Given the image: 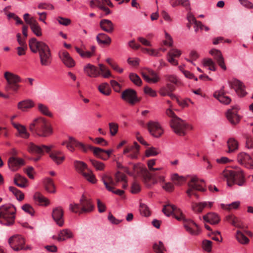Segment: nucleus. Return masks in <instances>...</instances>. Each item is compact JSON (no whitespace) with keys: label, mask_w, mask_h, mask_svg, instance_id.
<instances>
[{"label":"nucleus","mask_w":253,"mask_h":253,"mask_svg":"<svg viewBox=\"0 0 253 253\" xmlns=\"http://www.w3.org/2000/svg\"><path fill=\"white\" fill-rule=\"evenodd\" d=\"M74 166L76 170L81 174L84 173V170L87 169V167L86 164L82 161H75L74 162Z\"/></svg>","instance_id":"58836bf2"},{"label":"nucleus","mask_w":253,"mask_h":253,"mask_svg":"<svg viewBox=\"0 0 253 253\" xmlns=\"http://www.w3.org/2000/svg\"><path fill=\"white\" fill-rule=\"evenodd\" d=\"M203 65L205 67H209L210 70L212 71H216L215 64L211 58L204 59L203 60Z\"/></svg>","instance_id":"c03bdc74"},{"label":"nucleus","mask_w":253,"mask_h":253,"mask_svg":"<svg viewBox=\"0 0 253 253\" xmlns=\"http://www.w3.org/2000/svg\"><path fill=\"white\" fill-rule=\"evenodd\" d=\"M84 72L85 73L90 77H96L100 73L98 71L96 67L90 64H88L84 67Z\"/></svg>","instance_id":"c85d7f7f"},{"label":"nucleus","mask_w":253,"mask_h":253,"mask_svg":"<svg viewBox=\"0 0 253 253\" xmlns=\"http://www.w3.org/2000/svg\"><path fill=\"white\" fill-rule=\"evenodd\" d=\"M133 173L132 175L141 174L144 171H146V168L143 167L139 164H134L133 165Z\"/></svg>","instance_id":"49530a36"},{"label":"nucleus","mask_w":253,"mask_h":253,"mask_svg":"<svg viewBox=\"0 0 253 253\" xmlns=\"http://www.w3.org/2000/svg\"><path fill=\"white\" fill-rule=\"evenodd\" d=\"M153 249L156 253H164L166 251L164 244L162 242L159 241L158 243H155L153 245Z\"/></svg>","instance_id":"8fccbe9b"},{"label":"nucleus","mask_w":253,"mask_h":253,"mask_svg":"<svg viewBox=\"0 0 253 253\" xmlns=\"http://www.w3.org/2000/svg\"><path fill=\"white\" fill-rule=\"evenodd\" d=\"M90 162L97 170H103L105 168L104 164L102 162L93 159H90Z\"/></svg>","instance_id":"5fc2aeb1"},{"label":"nucleus","mask_w":253,"mask_h":253,"mask_svg":"<svg viewBox=\"0 0 253 253\" xmlns=\"http://www.w3.org/2000/svg\"><path fill=\"white\" fill-rule=\"evenodd\" d=\"M148 128L150 133L155 137H160L164 130L158 122L150 121L148 123Z\"/></svg>","instance_id":"2eb2a0df"},{"label":"nucleus","mask_w":253,"mask_h":253,"mask_svg":"<svg viewBox=\"0 0 253 253\" xmlns=\"http://www.w3.org/2000/svg\"><path fill=\"white\" fill-rule=\"evenodd\" d=\"M99 25L101 29L108 33H112L114 30V25L110 20L102 19Z\"/></svg>","instance_id":"b1692460"},{"label":"nucleus","mask_w":253,"mask_h":253,"mask_svg":"<svg viewBox=\"0 0 253 253\" xmlns=\"http://www.w3.org/2000/svg\"><path fill=\"white\" fill-rule=\"evenodd\" d=\"M198 182V178L196 176H193L190 181L188 182L187 184L188 189L186 190V193L189 197H191V196L193 195V192L195 190L201 192L206 191V188L199 184Z\"/></svg>","instance_id":"9b49d317"},{"label":"nucleus","mask_w":253,"mask_h":253,"mask_svg":"<svg viewBox=\"0 0 253 253\" xmlns=\"http://www.w3.org/2000/svg\"><path fill=\"white\" fill-rule=\"evenodd\" d=\"M24 164L25 163L23 159L14 156L10 157L8 160V167L12 171L17 170Z\"/></svg>","instance_id":"4be33fe9"},{"label":"nucleus","mask_w":253,"mask_h":253,"mask_svg":"<svg viewBox=\"0 0 253 253\" xmlns=\"http://www.w3.org/2000/svg\"><path fill=\"white\" fill-rule=\"evenodd\" d=\"M34 105V103L32 100H25L18 103V108L23 111H25L28 109L33 107Z\"/></svg>","instance_id":"72a5a7b5"},{"label":"nucleus","mask_w":253,"mask_h":253,"mask_svg":"<svg viewBox=\"0 0 253 253\" xmlns=\"http://www.w3.org/2000/svg\"><path fill=\"white\" fill-rule=\"evenodd\" d=\"M227 145L228 147V153H232L236 150L238 148V142L233 138L229 139L227 141Z\"/></svg>","instance_id":"4c0bfd02"},{"label":"nucleus","mask_w":253,"mask_h":253,"mask_svg":"<svg viewBox=\"0 0 253 253\" xmlns=\"http://www.w3.org/2000/svg\"><path fill=\"white\" fill-rule=\"evenodd\" d=\"M45 187L46 190L48 192L54 193L55 191L53 180L50 178H47L45 180Z\"/></svg>","instance_id":"79ce46f5"},{"label":"nucleus","mask_w":253,"mask_h":253,"mask_svg":"<svg viewBox=\"0 0 253 253\" xmlns=\"http://www.w3.org/2000/svg\"><path fill=\"white\" fill-rule=\"evenodd\" d=\"M34 199L35 201L38 202L41 205L47 206L49 204V200L40 192H36L35 193L34 195Z\"/></svg>","instance_id":"c9c22d12"},{"label":"nucleus","mask_w":253,"mask_h":253,"mask_svg":"<svg viewBox=\"0 0 253 253\" xmlns=\"http://www.w3.org/2000/svg\"><path fill=\"white\" fill-rule=\"evenodd\" d=\"M144 92L145 94L149 95L151 97H154L157 96V93L156 91L148 86H145L144 87Z\"/></svg>","instance_id":"774afa93"},{"label":"nucleus","mask_w":253,"mask_h":253,"mask_svg":"<svg viewBox=\"0 0 253 253\" xmlns=\"http://www.w3.org/2000/svg\"><path fill=\"white\" fill-rule=\"evenodd\" d=\"M49 156L57 165L61 164L65 160V156L60 151H54L50 154Z\"/></svg>","instance_id":"cd10ccee"},{"label":"nucleus","mask_w":253,"mask_h":253,"mask_svg":"<svg viewBox=\"0 0 253 253\" xmlns=\"http://www.w3.org/2000/svg\"><path fill=\"white\" fill-rule=\"evenodd\" d=\"M21 208L23 211L31 216H33L34 215L35 211L33 208L30 204H25L22 206Z\"/></svg>","instance_id":"bf43d9fd"},{"label":"nucleus","mask_w":253,"mask_h":253,"mask_svg":"<svg viewBox=\"0 0 253 253\" xmlns=\"http://www.w3.org/2000/svg\"><path fill=\"white\" fill-rule=\"evenodd\" d=\"M29 129L31 131L41 137H47L52 132L50 125L42 117L35 119L30 124Z\"/></svg>","instance_id":"20e7f679"},{"label":"nucleus","mask_w":253,"mask_h":253,"mask_svg":"<svg viewBox=\"0 0 253 253\" xmlns=\"http://www.w3.org/2000/svg\"><path fill=\"white\" fill-rule=\"evenodd\" d=\"M38 108L39 111L43 115L50 117H52V114L50 112L47 106L42 103H39Z\"/></svg>","instance_id":"a19ab883"},{"label":"nucleus","mask_w":253,"mask_h":253,"mask_svg":"<svg viewBox=\"0 0 253 253\" xmlns=\"http://www.w3.org/2000/svg\"><path fill=\"white\" fill-rule=\"evenodd\" d=\"M160 153L159 150L155 147H151L147 149L145 152V155L147 157L150 156H155Z\"/></svg>","instance_id":"864d4df0"},{"label":"nucleus","mask_w":253,"mask_h":253,"mask_svg":"<svg viewBox=\"0 0 253 253\" xmlns=\"http://www.w3.org/2000/svg\"><path fill=\"white\" fill-rule=\"evenodd\" d=\"M163 212L167 216L172 215L178 221H183V226L186 230L192 235H196L199 233L198 225L193 220L186 219L180 209L175 206L168 204L164 206Z\"/></svg>","instance_id":"f257e3e1"},{"label":"nucleus","mask_w":253,"mask_h":253,"mask_svg":"<svg viewBox=\"0 0 253 253\" xmlns=\"http://www.w3.org/2000/svg\"><path fill=\"white\" fill-rule=\"evenodd\" d=\"M165 78L167 81L171 83L174 84H176L178 82L177 77L173 75H165Z\"/></svg>","instance_id":"338daca9"},{"label":"nucleus","mask_w":253,"mask_h":253,"mask_svg":"<svg viewBox=\"0 0 253 253\" xmlns=\"http://www.w3.org/2000/svg\"><path fill=\"white\" fill-rule=\"evenodd\" d=\"M129 78L130 80L136 85L140 86L142 84V80L136 74L133 73H130Z\"/></svg>","instance_id":"a18cd8bd"},{"label":"nucleus","mask_w":253,"mask_h":253,"mask_svg":"<svg viewBox=\"0 0 253 253\" xmlns=\"http://www.w3.org/2000/svg\"><path fill=\"white\" fill-rule=\"evenodd\" d=\"M83 176L89 182L92 183H95L96 182V179L95 175L93 174L91 170H88V172L83 173Z\"/></svg>","instance_id":"3c124183"},{"label":"nucleus","mask_w":253,"mask_h":253,"mask_svg":"<svg viewBox=\"0 0 253 253\" xmlns=\"http://www.w3.org/2000/svg\"><path fill=\"white\" fill-rule=\"evenodd\" d=\"M30 26L32 32L37 36L40 37L42 35V29L36 20L33 23L31 22Z\"/></svg>","instance_id":"e433bc0d"},{"label":"nucleus","mask_w":253,"mask_h":253,"mask_svg":"<svg viewBox=\"0 0 253 253\" xmlns=\"http://www.w3.org/2000/svg\"><path fill=\"white\" fill-rule=\"evenodd\" d=\"M101 180L108 191H112V189H114L110 185L115 186L117 184L116 182L113 180V178L106 174H104L101 176Z\"/></svg>","instance_id":"a878e982"},{"label":"nucleus","mask_w":253,"mask_h":253,"mask_svg":"<svg viewBox=\"0 0 253 253\" xmlns=\"http://www.w3.org/2000/svg\"><path fill=\"white\" fill-rule=\"evenodd\" d=\"M222 178L227 181L228 186L237 184L240 186L244 185L246 180L243 171L238 170L225 169L221 173Z\"/></svg>","instance_id":"7ed1b4c3"},{"label":"nucleus","mask_w":253,"mask_h":253,"mask_svg":"<svg viewBox=\"0 0 253 253\" xmlns=\"http://www.w3.org/2000/svg\"><path fill=\"white\" fill-rule=\"evenodd\" d=\"M57 20L59 23L63 26H67L70 25L71 21L70 19L59 16L57 18Z\"/></svg>","instance_id":"69168bd1"},{"label":"nucleus","mask_w":253,"mask_h":253,"mask_svg":"<svg viewBox=\"0 0 253 253\" xmlns=\"http://www.w3.org/2000/svg\"><path fill=\"white\" fill-rule=\"evenodd\" d=\"M31 51L34 53L38 52L40 64L42 66H49L52 62V57L49 46L45 42L38 41L33 38L29 41Z\"/></svg>","instance_id":"f03ea898"},{"label":"nucleus","mask_w":253,"mask_h":253,"mask_svg":"<svg viewBox=\"0 0 253 253\" xmlns=\"http://www.w3.org/2000/svg\"><path fill=\"white\" fill-rule=\"evenodd\" d=\"M96 41L99 44L109 45L111 42V38L105 33H99L96 36Z\"/></svg>","instance_id":"2f4dec72"},{"label":"nucleus","mask_w":253,"mask_h":253,"mask_svg":"<svg viewBox=\"0 0 253 253\" xmlns=\"http://www.w3.org/2000/svg\"><path fill=\"white\" fill-rule=\"evenodd\" d=\"M236 239L238 241L242 244H247L249 242V239L240 231H237Z\"/></svg>","instance_id":"37998d69"},{"label":"nucleus","mask_w":253,"mask_h":253,"mask_svg":"<svg viewBox=\"0 0 253 253\" xmlns=\"http://www.w3.org/2000/svg\"><path fill=\"white\" fill-rule=\"evenodd\" d=\"M73 236L72 232L68 229H63L58 235V240L59 241H63L68 239L71 238Z\"/></svg>","instance_id":"f704fd0d"},{"label":"nucleus","mask_w":253,"mask_h":253,"mask_svg":"<svg viewBox=\"0 0 253 253\" xmlns=\"http://www.w3.org/2000/svg\"><path fill=\"white\" fill-rule=\"evenodd\" d=\"M238 107L235 106L231 109H229L226 113V117L228 120L233 125H235L240 122V118L238 115Z\"/></svg>","instance_id":"f3484780"},{"label":"nucleus","mask_w":253,"mask_h":253,"mask_svg":"<svg viewBox=\"0 0 253 253\" xmlns=\"http://www.w3.org/2000/svg\"><path fill=\"white\" fill-rule=\"evenodd\" d=\"M62 144H66V147L71 152H73L74 151V146L78 147L84 152H86L88 151L87 146H85L83 143L77 141L75 138L71 136L69 137L68 142H64Z\"/></svg>","instance_id":"ddd939ff"},{"label":"nucleus","mask_w":253,"mask_h":253,"mask_svg":"<svg viewBox=\"0 0 253 253\" xmlns=\"http://www.w3.org/2000/svg\"><path fill=\"white\" fill-rule=\"evenodd\" d=\"M9 190L10 192H11L14 195L17 194H19V196L18 197V201H21L23 200L24 198V194L20 190L17 189L14 187L9 186Z\"/></svg>","instance_id":"13d9d810"},{"label":"nucleus","mask_w":253,"mask_h":253,"mask_svg":"<svg viewBox=\"0 0 253 253\" xmlns=\"http://www.w3.org/2000/svg\"><path fill=\"white\" fill-rule=\"evenodd\" d=\"M140 211L141 214L144 216H148L150 214V212L148 207L144 204H140Z\"/></svg>","instance_id":"052dcab7"},{"label":"nucleus","mask_w":253,"mask_h":253,"mask_svg":"<svg viewBox=\"0 0 253 253\" xmlns=\"http://www.w3.org/2000/svg\"><path fill=\"white\" fill-rule=\"evenodd\" d=\"M100 74L105 78H108L111 77V73L109 70L102 64H99Z\"/></svg>","instance_id":"09e8293b"},{"label":"nucleus","mask_w":253,"mask_h":253,"mask_svg":"<svg viewBox=\"0 0 253 253\" xmlns=\"http://www.w3.org/2000/svg\"><path fill=\"white\" fill-rule=\"evenodd\" d=\"M98 90L104 95H109L110 94V91L108 88L107 84H102L98 86Z\"/></svg>","instance_id":"0e129e2a"},{"label":"nucleus","mask_w":253,"mask_h":253,"mask_svg":"<svg viewBox=\"0 0 253 253\" xmlns=\"http://www.w3.org/2000/svg\"><path fill=\"white\" fill-rule=\"evenodd\" d=\"M238 162L249 169H253V159L251 156L245 152L238 154Z\"/></svg>","instance_id":"4468645a"},{"label":"nucleus","mask_w":253,"mask_h":253,"mask_svg":"<svg viewBox=\"0 0 253 253\" xmlns=\"http://www.w3.org/2000/svg\"><path fill=\"white\" fill-rule=\"evenodd\" d=\"M115 177L116 183H117L118 182H119L120 181H124L126 183V175H125V174H124L120 171H118L115 174Z\"/></svg>","instance_id":"680f3d73"},{"label":"nucleus","mask_w":253,"mask_h":253,"mask_svg":"<svg viewBox=\"0 0 253 253\" xmlns=\"http://www.w3.org/2000/svg\"><path fill=\"white\" fill-rule=\"evenodd\" d=\"M109 126L111 135H115L118 131V125L116 123L112 122L109 124Z\"/></svg>","instance_id":"4d7b16f0"},{"label":"nucleus","mask_w":253,"mask_h":253,"mask_svg":"<svg viewBox=\"0 0 253 253\" xmlns=\"http://www.w3.org/2000/svg\"><path fill=\"white\" fill-rule=\"evenodd\" d=\"M140 146L136 142L126 146L124 150L123 154L131 159H136L139 154Z\"/></svg>","instance_id":"f8f14e48"},{"label":"nucleus","mask_w":253,"mask_h":253,"mask_svg":"<svg viewBox=\"0 0 253 253\" xmlns=\"http://www.w3.org/2000/svg\"><path fill=\"white\" fill-rule=\"evenodd\" d=\"M17 130L22 138H28L29 137V134L27 132L24 126L21 125Z\"/></svg>","instance_id":"e2e57ef3"},{"label":"nucleus","mask_w":253,"mask_h":253,"mask_svg":"<svg viewBox=\"0 0 253 253\" xmlns=\"http://www.w3.org/2000/svg\"><path fill=\"white\" fill-rule=\"evenodd\" d=\"M228 83L230 87L234 88L238 95L240 96L245 95L246 92L244 89L245 86L241 81L237 79H233Z\"/></svg>","instance_id":"aec40b11"},{"label":"nucleus","mask_w":253,"mask_h":253,"mask_svg":"<svg viewBox=\"0 0 253 253\" xmlns=\"http://www.w3.org/2000/svg\"><path fill=\"white\" fill-rule=\"evenodd\" d=\"M13 181L14 184L19 187L26 188L28 186L27 179L19 174L15 175Z\"/></svg>","instance_id":"bb28decb"},{"label":"nucleus","mask_w":253,"mask_h":253,"mask_svg":"<svg viewBox=\"0 0 253 253\" xmlns=\"http://www.w3.org/2000/svg\"><path fill=\"white\" fill-rule=\"evenodd\" d=\"M63 214V210L61 207H58L53 209L52 218L59 226H62L64 224Z\"/></svg>","instance_id":"6ab92c4d"},{"label":"nucleus","mask_w":253,"mask_h":253,"mask_svg":"<svg viewBox=\"0 0 253 253\" xmlns=\"http://www.w3.org/2000/svg\"><path fill=\"white\" fill-rule=\"evenodd\" d=\"M69 210L74 213L79 214H84V211H82V207L80 204L71 203L69 205Z\"/></svg>","instance_id":"ea45409f"},{"label":"nucleus","mask_w":253,"mask_h":253,"mask_svg":"<svg viewBox=\"0 0 253 253\" xmlns=\"http://www.w3.org/2000/svg\"><path fill=\"white\" fill-rule=\"evenodd\" d=\"M172 180L175 184L180 185L185 181L186 178L183 176H179L177 174L175 173L171 177Z\"/></svg>","instance_id":"603ef678"},{"label":"nucleus","mask_w":253,"mask_h":253,"mask_svg":"<svg viewBox=\"0 0 253 253\" xmlns=\"http://www.w3.org/2000/svg\"><path fill=\"white\" fill-rule=\"evenodd\" d=\"M224 86H222L219 90L216 91L213 93V96L217 99L220 103L225 104H229L231 99L230 97L225 95Z\"/></svg>","instance_id":"412c9836"},{"label":"nucleus","mask_w":253,"mask_h":253,"mask_svg":"<svg viewBox=\"0 0 253 253\" xmlns=\"http://www.w3.org/2000/svg\"><path fill=\"white\" fill-rule=\"evenodd\" d=\"M80 202L82 207V211H84V213H89L93 211L94 207L92 201L90 199L86 198L84 195L81 197Z\"/></svg>","instance_id":"a211bd4d"},{"label":"nucleus","mask_w":253,"mask_h":253,"mask_svg":"<svg viewBox=\"0 0 253 253\" xmlns=\"http://www.w3.org/2000/svg\"><path fill=\"white\" fill-rule=\"evenodd\" d=\"M213 202H202L200 203H193L192 204V208L195 212H201L205 208H211Z\"/></svg>","instance_id":"393cba45"},{"label":"nucleus","mask_w":253,"mask_h":253,"mask_svg":"<svg viewBox=\"0 0 253 253\" xmlns=\"http://www.w3.org/2000/svg\"><path fill=\"white\" fill-rule=\"evenodd\" d=\"M121 98L130 105H134L140 101L137 96L135 90L131 88H127L122 92Z\"/></svg>","instance_id":"9d476101"},{"label":"nucleus","mask_w":253,"mask_h":253,"mask_svg":"<svg viewBox=\"0 0 253 253\" xmlns=\"http://www.w3.org/2000/svg\"><path fill=\"white\" fill-rule=\"evenodd\" d=\"M141 174L143 175L145 182L152 181V184H155L157 182L156 179L154 178L153 175L146 169V171L143 172Z\"/></svg>","instance_id":"de8ad7c7"},{"label":"nucleus","mask_w":253,"mask_h":253,"mask_svg":"<svg viewBox=\"0 0 253 253\" xmlns=\"http://www.w3.org/2000/svg\"><path fill=\"white\" fill-rule=\"evenodd\" d=\"M16 208L11 204H6L0 207V223L8 226L14 223Z\"/></svg>","instance_id":"39448f33"},{"label":"nucleus","mask_w":253,"mask_h":253,"mask_svg":"<svg viewBox=\"0 0 253 253\" xmlns=\"http://www.w3.org/2000/svg\"><path fill=\"white\" fill-rule=\"evenodd\" d=\"M88 149L93 150V154L98 158H100L103 160H107L108 159V156H106V155L104 152V149L98 147H94L90 145L87 146Z\"/></svg>","instance_id":"c756f323"},{"label":"nucleus","mask_w":253,"mask_h":253,"mask_svg":"<svg viewBox=\"0 0 253 253\" xmlns=\"http://www.w3.org/2000/svg\"><path fill=\"white\" fill-rule=\"evenodd\" d=\"M4 76L7 82L5 89L17 91L19 87L18 83L21 82L20 77L9 72H5Z\"/></svg>","instance_id":"423d86ee"},{"label":"nucleus","mask_w":253,"mask_h":253,"mask_svg":"<svg viewBox=\"0 0 253 253\" xmlns=\"http://www.w3.org/2000/svg\"><path fill=\"white\" fill-rule=\"evenodd\" d=\"M212 242L210 240H204L202 242V248L207 252H211L212 249Z\"/></svg>","instance_id":"6e6d98bb"},{"label":"nucleus","mask_w":253,"mask_h":253,"mask_svg":"<svg viewBox=\"0 0 253 253\" xmlns=\"http://www.w3.org/2000/svg\"><path fill=\"white\" fill-rule=\"evenodd\" d=\"M59 57L63 63L68 68H73L76 63L69 53L66 51H61L58 53Z\"/></svg>","instance_id":"dca6fc26"},{"label":"nucleus","mask_w":253,"mask_h":253,"mask_svg":"<svg viewBox=\"0 0 253 253\" xmlns=\"http://www.w3.org/2000/svg\"><path fill=\"white\" fill-rule=\"evenodd\" d=\"M170 126L175 133L179 135H184L188 125L180 118L175 117L171 119Z\"/></svg>","instance_id":"6e6552de"},{"label":"nucleus","mask_w":253,"mask_h":253,"mask_svg":"<svg viewBox=\"0 0 253 253\" xmlns=\"http://www.w3.org/2000/svg\"><path fill=\"white\" fill-rule=\"evenodd\" d=\"M8 243L10 247L15 251L24 250H31L30 246L24 247L25 239L21 235H14L8 239Z\"/></svg>","instance_id":"0eeeda50"},{"label":"nucleus","mask_w":253,"mask_h":253,"mask_svg":"<svg viewBox=\"0 0 253 253\" xmlns=\"http://www.w3.org/2000/svg\"><path fill=\"white\" fill-rule=\"evenodd\" d=\"M209 53L213 56L218 65L224 71L226 70V67L224 63V59L221 52L218 49H212Z\"/></svg>","instance_id":"5701e85b"},{"label":"nucleus","mask_w":253,"mask_h":253,"mask_svg":"<svg viewBox=\"0 0 253 253\" xmlns=\"http://www.w3.org/2000/svg\"><path fill=\"white\" fill-rule=\"evenodd\" d=\"M203 219L206 222H209L211 224H216L220 221L218 215L213 212H210L205 215L203 216Z\"/></svg>","instance_id":"7c9ffc66"},{"label":"nucleus","mask_w":253,"mask_h":253,"mask_svg":"<svg viewBox=\"0 0 253 253\" xmlns=\"http://www.w3.org/2000/svg\"><path fill=\"white\" fill-rule=\"evenodd\" d=\"M53 148V145L47 146L45 145H37L33 142L27 144V150L30 153H35L38 155L42 156L44 152L49 153Z\"/></svg>","instance_id":"1a4fd4ad"},{"label":"nucleus","mask_w":253,"mask_h":253,"mask_svg":"<svg viewBox=\"0 0 253 253\" xmlns=\"http://www.w3.org/2000/svg\"><path fill=\"white\" fill-rule=\"evenodd\" d=\"M175 89L173 84L168 83L166 86L162 87L160 90L159 93L163 96H167L169 93L172 92Z\"/></svg>","instance_id":"473e14b6"}]
</instances>
